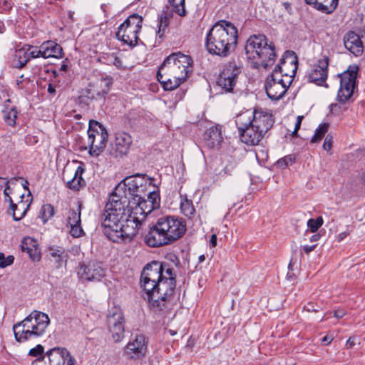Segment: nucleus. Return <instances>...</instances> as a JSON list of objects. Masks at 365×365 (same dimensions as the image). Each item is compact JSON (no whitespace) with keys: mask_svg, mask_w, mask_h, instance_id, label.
Masks as SVG:
<instances>
[{"mask_svg":"<svg viewBox=\"0 0 365 365\" xmlns=\"http://www.w3.org/2000/svg\"><path fill=\"white\" fill-rule=\"evenodd\" d=\"M139 183L133 177L125 178L110 195L101 215V226L105 235L114 242H130L135 233L138 220L129 218L130 205L143 198L138 194Z\"/></svg>","mask_w":365,"mask_h":365,"instance_id":"1","label":"nucleus"},{"mask_svg":"<svg viewBox=\"0 0 365 365\" xmlns=\"http://www.w3.org/2000/svg\"><path fill=\"white\" fill-rule=\"evenodd\" d=\"M185 232L186 225L181 218L163 215L150 227L145 237V242L150 247L171 245L181 238Z\"/></svg>","mask_w":365,"mask_h":365,"instance_id":"2","label":"nucleus"},{"mask_svg":"<svg viewBox=\"0 0 365 365\" xmlns=\"http://www.w3.org/2000/svg\"><path fill=\"white\" fill-rule=\"evenodd\" d=\"M192 63V58L188 55L181 52L171 53L159 67L158 81L166 91L177 88L187 78Z\"/></svg>","mask_w":365,"mask_h":365,"instance_id":"3","label":"nucleus"},{"mask_svg":"<svg viewBox=\"0 0 365 365\" xmlns=\"http://www.w3.org/2000/svg\"><path fill=\"white\" fill-rule=\"evenodd\" d=\"M238 31L233 24L226 20L216 22L207 34L205 46L212 55L227 57L237 43Z\"/></svg>","mask_w":365,"mask_h":365,"instance_id":"4","label":"nucleus"},{"mask_svg":"<svg viewBox=\"0 0 365 365\" xmlns=\"http://www.w3.org/2000/svg\"><path fill=\"white\" fill-rule=\"evenodd\" d=\"M165 273L168 276L160 280L153 290L143 294L149 306L155 311L165 312L173 306L176 275L173 269L170 267L166 268Z\"/></svg>","mask_w":365,"mask_h":365,"instance_id":"5","label":"nucleus"},{"mask_svg":"<svg viewBox=\"0 0 365 365\" xmlns=\"http://www.w3.org/2000/svg\"><path fill=\"white\" fill-rule=\"evenodd\" d=\"M245 51L254 68L268 69L276 60L275 47L264 35H253L247 41Z\"/></svg>","mask_w":365,"mask_h":365,"instance_id":"6","label":"nucleus"},{"mask_svg":"<svg viewBox=\"0 0 365 365\" xmlns=\"http://www.w3.org/2000/svg\"><path fill=\"white\" fill-rule=\"evenodd\" d=\"M50 324L48 316L34 310L21 322L13 326L15 339L20 343L43 336Z\"/></svg>","mask_w":365,"mask_h":365,"instance_id":"7","label":"nucleus"},{"mask_svg":"<svg viewBox=\"0 0 365 365\" xmlns=\"http://www.w3.org/2000/svg\"><path fill=\"white\" fill-rule=\"evenodd\" d=\"M143 24L141 16L133 14L130 15L124 22L118 27L116 37L124 43L135 46L138 43V34Z\"/></svg>","mask_w":365,"mask_h":365,"instance_id":"8","label":"nucleus"},{"mask_svg":"<svg viewBox=\"0 0 365 365\" xmlns=\"http://www.w3.org/2000/svg\"><path fill=\"white\" fill-rule=\"evenodd\" d=\"M108 138L106 128L98 121L91 120L88 130V145L92 156H98L104 150Z\"/></svg>","mask_w":365,"mask_h":365,"instance_id":"9","label":"nucleus"},{"mask_svg":"<svg viewBox=\"0 0 365 365\" xmlns=\"http://www.w3.org/2000/svg\"><path fill=\"white\" fill-rule=\"evenodd\" d=\"M165 270V267L157 261L148 264L143 268L140 276V287L144 292L143 294L153 290L160 280H163L165 276H168Z\"/></svg>","mask_w":365,"mask_h":365,"instance_id":"10","label":"nucleus"},{"mask_svg":"<svg viewBox=\"0 0 365 365\" xmlns=\"http://www.w3.org/2000/svg\"><path fill=\"white\" fill-rule=\"evenodd\" d=\"M125 318L118 307H113L106 316V327L112 340L120 343L125 337Z\"/></svg>","mask_w":365,"mask_h":365,"instance_id":"11","label":"nucleus"},{"mask_svg":"<svg viewBox=\"0 0 365 365\" xmlns=\"http://www.w3.org/2000/svg\"><path fill=\"white\" fill-rule=\"evenodd\" d=\"M241 72V67L235 61L227 62L225 64L217 78V85L225 93H234L235 87Z\"/></svg>","mask_w":365,"mask_h":365,"instance_id":"12","label":"nucleus"},{"mask_svg":"<svg viewBox=\"0 0 365 365\" xmlns=\"http://www.w3.org/2000/svg\"><path fill=\"white\" fill-rule=\"evenodd\" d=\"M113 80L110 76H101L91 81L83 91V96L90 100L104 98L113 85Z\"/></svg>","mask_w":365,"mask_h":365,"instance_id":"13","label":"nucleus"},{"mask_svg":"<svg viewBox=\"0 0 365 365\" xmlns=\"http://www.w3.org/2000/svg\"><path fill=\"white\" fill-rule=\"evenodd\" d=\"M15 195H9L7 197L8 200H5L6 202L10 203V209L12 211L13 218L15 221L21 220L26 214L29 209L31 197L30 194H28L26 199L24 200V193H21L17 190Z\"/></svg>","mask_w":365,"mask_h":365,"instance_id":"14","label":"nucleus"},{"mask_svg":"<svg viewBox=\"0 0 365 365\" xmlns=\"http://www.w3.org/2000/svg\"><path fill=\"white\" fill-rule=\"evenodd\" d=\"M133 143L131 135L125 132L116 133L114 140L110 143V154L115 158L126 155Z\"/></svg>","mask_w":365,"mask_h":365,"instance_id":"15","label":"nucleus"},{"mask_svg":"<svg viewBox=\"0 0 365 365\" xmlns=\"http://www.w3.org/2000/svg\"><path fill=\"white\" fill-rule=\"evenodd\" d=\"M148 351V339L143 334H136L134 339L129 341L124 354L130 359H140L144 357Z\"/></svg>","mask_w":365,"mask_h":365,"instance_id":"16","label":"nucleus"},{"mask_svg":"<svg viewBox=\"0 0 365 365\" xmlns=\"http://www.w3.org/2000/svg\"><path fill=\"white\" fill-rule=\"evenodd\" d=\"M356 73L344 72L340 76V88L338 91L337 100L345 103L353 94Z\"/></svg>","mask_w":365,"mask_h":365,"instance_id":"17","label":"nucleus"},{"mask_svg":"<svg viewBox=\"0 0 365 365\" xmlns=\"http://www.w3.org/2000/svg\"><path fill=\"white\" fill-rule=\"evenodd\" d=\"M329 58L326 56L318 60L307 74L308 81L318 86H322L327 78Z\"/></svg>","mask_w":365,"mask_h":365,"instance_id":"18","label":"nucleus"},{"mask_svg":"<svg viewBox=\"0 0 365 365\" xmlns=\"http://www.w3.org/2000/svg\"><path fill=\"white\" fill-rule=\"evenodd\" d=\"M81 207L82 204L78 202L76 210L70 208L67 212V226H69L70 233L73 237H80L84 234L81 227Z\"/></svg>","mask_w":365,"mask_h":365,"instance_id":"19","label":"nucleus"},{"mask_svg":"<svg viewBox=\"0 0 365 365\" xmlns=\"http://www.w3.org/2000/svg\"><path fill=\"white\" fill-rule=\"evenodd\" d=\"M274 123V120L272 114L262 109L254 110V118H252V125L264 135L272 128Z\"/></svg>","mask_w":365,"mask_h":365,"instance_id":"20","label":"nucleus"},{"mask_svg":"<svg viewBox=\"0 0 365 365\" xmlns=\"http://www.w3.org/2000/svg\"><path fill=\"white\" fill-rule=\"evenodd\" d=\"M78 274L81 278L87 281H100L105 276V269L101 263L90 262L87 265L80 267Z\"/></svg>","mask_w":365,"mask_h":365,"instance_id":"21","label":"nucleus"},{"mask_svg":"<svg viewBox=\"0 0 365 365\" xmlns=\"http://www.w3.org/2000/svg\"><path fill=\"white\" fill-rule=\"evenodd\" d=\"M133 204H135V207H133L130 205V211H129V218L133 219V217L138 220V225L136 227H135V233L133 237L137 235L138 230L141 226L143 220H145V217L150 214V212H147L146 210H148V207H150V203L147 202L144 196H143L142 199L140 200H137ZM137 224V222L135 223Z\"/></svg>","mask_w":365,"mask_h":365,"instance_id":"22","label":"nucleus"},{"mask_svg":"<svg viewBox=\"0 0 365 365\" xmlns=\"http://www.w3.org/2000/svg\"><path fill=\"white\" fill-rule=\"evenodd\" d=\"M240 140L242 143L250 146H255L260 144L265 135L262 134L253 125L242 130L239 133Z\"/></svg>","mask_w":365,"mask_h":365,"instance_id":"23","label":"nucleus"},{"mask_svg":"<svg viewBox=\"0 0 365 365\" xmlns=\"http://www.w3.org/2000/svg\"><path fill=\"white\" fill-rule=\"evenodd\" d=\"M344 43L348 49L354 56H360L364 51V46L360 37L354 31H349L344 37Z\"/></svg>","mask_w":365,"mask_h":365,"instance_id":"24","label":"nucleus"},{"mask_svg":"<svg viewBox=\"0 0 365 365\" xmlns=\"http://www.w3.org/2000/svg\"><path fill=\"white\" fill-rule=\"evenodd\" d=\"M48 252L49 259L55 264L56 268L58 269L66 265L68 255L63 247L50 246L48 247Z\"/></svg>","mask_w":365,"mask_h":365,"instance_id":"25","label":"nucleus"},{"mask_svg":"<svg viewBox=\"0 0 365 365\" xmlns=\"http://www.w3.org/2000/svg\"><path fill=\"white\" fill-rule=\"evenodd\" d=\"M223 138L219 126H211L203 135L205 144L210 148H219Z\"/></svg>","mask_w":365,"mask_h":365,"instance_id":"26","label":"nucleus"},{"mask_svg":"<svg viewBox=\"0 0 365 365\" xmlns=\"http://www.w3.org/2000/svg\"><path fill=\"white\" fill-rule=\"evenodd\" d=\"M265 90L268 97L273 100L277 101L281 99L286 93L289 86H284L279 84H276L275 82L266 79Z\"/></svg>","mask_w":365,"mask_h":365,"instance_id":"27","label":"nucleus"},{"mask_svg":"<svg viewBox=\"0 0 365 365\" xmlns=\"http://www.w3.org/2000/svg\"><path fill=\"white\" fill-rule=\"evenodd\" d=\"M306 4L326 14L331 13L337 6L339 0H304Z\"/></svg>","mask_w":365,"mask_h":365,"instance_id":"28","label":"nucleus"},{"mask_svg":"<svg viewBox=\"0 0 365 365\" xmlns=\"http://www.w3.org/2000/svg\"><path fill=\"white\" fill-rule=\"evenodd\" d=\"M43 58H60L63 56V49L57 43L48 41L41 44Z\"/></svg>","mask_w":365,"mask_h":365,"instance_id":"29","label":"nucleus"},{"mask_svg":"<svg viewBox=\"0 0 365 365\" xmlns=\"http://www.w3.org/2000/svg\"><path fill=\"white\" fill-rule=\"evenodd\" d=\"M297 69V61L296 59H292L291 61L282 59L279 64L277 65L274 70L278 72L280 71V73H283V75H289L290 78L293 79Z\"/></svg>","mask_w":365,"mask_h":365,"instance_id":"30","label":"nucleus"},{"mask_svg":"<svg viewBox=\"0 0 365 365\" xmlns=\"http://www.w3.org/2000/svg\"><path fill=\"white\" fill-rule=\"evenodd\" d=\"M254 110H247L238 114L235 118V123L238 133L252 125Z\"/></svg>","mask_w":365,"mask_h":365,"instance_id":"31","label":"nucleus"},{"mask_svg":"<svg viewBox=\"0 0 365 365\" xmlns=\"http://www.w3.org/2000/svg\"><path fill=\"white\" fill-rule=\"evenodd\" d=\"M83 172L84 168L78 166L75 170L73 178L66 182L67 187L73 191H78L81 187H84L86 182L82 177Z\"/></svg>","mask_w":365,"mask_h":365,"instance_id":"32","label":"nucleus"},{"mask_svg":"<svg viewBox=\"0 0 365 365\" xmlns=\"http://www.w3.org/2000/svg\"><path fill=\"white\" fill-rule=\"evenodd\" d=\"M66 353L64 347H54L46 352V356L49 365H60L63 354Z\"/></svg>","mask_w":365,"mask_h":365,"instance_id":"33","label":"nucleus"},{"mask_svg":"<svg viewBox=\"0 0 365 365\" xmlns=\"http://www.w3.org/2000/svg\"><path fill=\"white\" fill-rule=\"evenodd\" d=\"M28 56L26 52V46L16 50L11 61L12 67L17 68H23L29 61V57Z\"/></svg>","mask_w":365,"mask_h":365,"instance_id":"34","label":"nucleus"},{"mask_svg":"<svg viewBox=\"0 0 365 365\" xmlns=\"http://www.w3.org/2000/svg\"><path fill=\"white\" fill-rule=\"evenodd\" d=\"M180 208L181 212L189 218L193 217L195 214L192 201L187 199L186 195H180Z\"/></svg>","mask_w":365,"mask_h":365,"instance_id":"35","label":"nucleus"},{"mask_svg":"<svg viewBox=\"0 0 365 365\" xmlns=\"http://www.w3.org/2000/svg\"><path fill=\"white\" fill-rule=\"evenodd\" d=\"M267 79L284 86H289L292 82V78H290L289 75H283V73H280V71L278 72L275 70L267 76Z\"/></svg>","mask_w":365,"mask_h":365,"instance_id":"36","label":"nucleus"},{"mask_svg":"<svg viewBox=\"0 0 365 365\" xmlns=\"http://www.w3.org/2000/svg\"><path fill=\"white\" fill-rule=\"evenodd\" d=\"M145 200L150 203V207H148L147 212H151L153 210L158 209L160 205V197L158 192L152 191L145 195Z\"/></svg>","mask_w":365,"mask_h":365,"instance_id":"37","label":"nucleus"},{"mask_svg":"<svg viewBox=\"0 0 365 365\" xmlns=\"http://www.w3.org/2000/svg\"><path fill=\"white\" fill-rule=\"evenodd\" d=\"M168 2L173 12L181 17L186 16L185 0H168Z\"/></svg>","mask_w":365,"mask_h":365,"instance_id":"38","label":"nucleus"},{"mask_svg":"<svg viewBox=\"0 0 365 365\" xmlns=\"http://www.w3.org/2000/svg\"><path fill=\"white\" fill-rule=\"evenodd\" d=\"M18 112L15 108L3 110V118L4 122L10 126H15Z\"/></svg>","mask_w":365,"mask_h":365,"instance_id":"39","label":"nucleus"},{"mask_svg":"<svg viewBox=\"0 0 365 365\" xmlns=\"http://www.w3.org/2000/svg\"><path fill=\"white\" fill-rule=\"evenodd\" d=\"M329 128L328 123L320 124L315 130L314 135L312 138L311 142L313 143L320 141L327 133Z\"/></svg>","mask_w":365,"mask_h":365,"instance_id":"40","label":"nucleus"},{"mask_svg":"<svg viewBox=\"0 0 365 365\" xmlns=\"http://www.w3.org/2000/svg\"><path fill=\"white\" fill-rule=\"evenodd\" d=\"M26 52L28 57H29V61L33 58H38V57H43V52H42V46L38 48L37 47L31 46H26Z\"/></svg>","mask_w":365,"mask_h":365,"instance_id":"41","label":"nucleus"},{"mask_svg":"<svg viewBox=\"0 0 365 365\" xmlns=\"http://www.w3.org/2000/svg\"><path fill=\"white\" fill-rule=\"evenodd\" d=\"M42 219L44 222L48 221L54 215V208L51 204H46L41 207Z\"/></svg>","mask_w":365,"mask_h":365,"instance_id":"42","label":"nucleus"},{"mask_svg":"<svg viewBox=\"0 0 365 365\" xmlns=\"http://www.w3.org/2000/svg\"><path fill=\"white\" fill-rule=\"evenodd\" d=\"M22 247V250L24 252H26L28 253V255H29V257L33 260V261H39L41 259V255H40V252L38 250L37 248H30V247H28L27 246L26 247L25 245H22L21 246Z\"/></svg>","mask_w":365,"mask_h":365,"instance_id":"43","label":"nucleus"},{"mask_svg":"<svg viewBox=\"0 0 365 365\" xmlns=\"http://www.w3.org/2000/svg\"><path fill=\"white\" fill-rule=\"evenodd\" d=\"M323 224V219L319 217L317 219L311 218L307 222V226L312 232H315Z\"/></svg>","mask_w":365,"mask_h":365,"instance_id":"44","label":"nucleus"},{"mask_svg":"<svg viewBox=\"0 0 365 365\" xmlns=\"http://www.w3.org/2000/svg\"><path fill=\"white\" fill-rule=\"evenodd\" d=\"M296 160L295 156L294 155H288L285 157L279 159L277 161V165L282 168H285L289 165L293 164Z\"/></svg>","mask_w":365,"mask_h":365,"instance_id":"45","label":"nucleus"},{"mask_svg":"<svg viewBox=\"0 0 365 365\" xmlns=\"http://www.w3.org/2000/svg\"><path fill=\"white\" fill-rule=\"evenodd\" d=\"M14 257L9 255L5 257L3 252H0V268L4 269L14 263Z\"/></svg>","mask_w":365,"mask_h":365,"instance_id":"46","label":"nucleus"},{"mask_svg":"<svg viewBox=\"0 0 365 365\" xmlns=\"http://www.w3.org/2000/svg\"><path fill=\"white\" fill-rule=\"evenodd\" d=\"M76 359L74 356H73L70 351L66 349V353L63 354V356H62V360L60 362V365H75Z\"/></svg>","mask_w":365,"mask_h":365,"instance_id":"47","label":"nucleus"},{"mask_svg":"<svg viewBox=\"0 0 365 365\" xmlns=\"http://www.w3.org/2000/svg\"><path fill=\"white\" fill-rule=\"evenodd\" d=\"M158 26V35L159 36L160 38H161L163 36V35L165 32V30L168 27V21H167L166 18L161 17L159 19Z\"/></svg>","mask_w":365,"mask_h":365,"instance_id":"48","label":"nucleus"},{"mask_svg":"<svg viewBox=\"0 0 365 365\" xmlns=\"http://www.w3.org/2000/svg\"><path fill=\"white\" fill-rule=\"evenodd\" d=\"M43 352H44V347L41 345L38 344L34 348L30 349L29 351V355L34 356V357H43Z\"/></svg>","mask_w":365,"mask_h":365,"instance_id":"49","label":"nucleus"},{"mask_svg":"<svg viewBox=\"0 0 365 365\" xmlns=\"http://www.w3.org/2000/svg\"><path fill=\"white\" fill-rule=\"evenodd\" d=\"M13 2L11 0H0V12H8L13 7Z\"/></svg>","mask_w":365,"mask_h":365,"instance_id":"50","label":"nucleus"},{"mask_svg":"<svg viewBox=\"0 0 365 365\" xmlns=\"http://www.w3.org/2000/svg\"><path fill=\"white\" fill-rule=\"evenodd\" d=\"M333 144V137L330 135H327L324 139V142L323 143V148L327 151H329L332 148Z\"/></svg>","mask_w":365,"mask_h":365,"instance_id":"51","label":"nucleus"},{"mask_svg":"<svg viewBox=\"0 0 365 365\" xmlns=\"http://www.w3.org/2000/svg\"><path fill=\"white\" fill-rule=\"evenodd\" d=\"M29 83L28 78H24V76L21 75L19 78L16 79V85L19 88L23 89L25 86Z\"/></svg>","mask_w":365,"mask_h":365,"instance_id":"52","label":"nucleus"},{"mask_svg":"<svg viewBox=\"0 0 365 365\" xmlns=\"http://www.w3.org/2000/svg\"><path fill=\"white\" fill-rule=\"evenodd\" d=\"M109 61L115 66L117 68H120L121 66V61L120 58L115 56L114 53H112L108 56Z\"/></svg>","mask_w":365,"mask_h":365,"instance_id":"53","label":"nucleus"},{"mask_svg":"<svg viewBox=\"0 0 365 365\" xmlns=\"http://www.w3.org/2000/svg\"><path fill=\"white\" fill-rule=\"evenodd\" d=\"M31 365H49L47 357L46 356V354L43 355V357H39L35 359L31 363Z\"/></svg>","mask_w":365,"mask_h":365,"instance_id":"54","label":"nucleus"},{"mask_svg":"<svg viewBox=\"0 0 365 365\" xmlns=\"http://www.w3.org/2000/svg\"><path fill=\"white\" fill-rule=\"evenodd\" d=\"M304 309L309 312H317L319 311V307L317 308L315 307L314 304L312 302H309L306 305H304Z\"/></svg>","mask_w":365,"mask_h":365,"instance_id":"55","label":"nucleus"},{"mask_svg":"<svg viewBox=\"0 0 365 365\" xmlns=\"http://www.w3.org/2000/svg\"><path fill=\"white\" fill-rule=\"evenodd\" d=\"M302 119H303V116H298L297 117V121L295 123L294 130L292 133L293 135H297V133L298 132L299 129L300 128Z\"/></svg>","mask_w":365,"mask_h":365,"instance_id":"56","label":"nucleus"},{"mask_svg":"<svg viewBox=\"0 0 365 365\" xmlns=\"http://www.w3.org/2000/svg\"><path fill=\"white\" fill-rule=\"evenodd\" d=\"M234 168L235 165L232 163H230L225 167L222 172L224 173L225 175H231Z\"/></svg>","mask_w":365,"mask_h":365,"instance_id":"57","label":"nucleus"},{"mask_svg":"<svg viewBox=\"0 0 365 365\" xmlns=\"http://www.w3.org/2000/svg\"><path fill=\"white\" fill-rule=\"evenodd\" d=\"M346 314V312L343 309H339L334 311V316L337 319L342 318Z\"/></svg>","mask_w":365,"mask_h":365,"instance_id":"58","label":"nucleus"},{"mask_svg":"<svg viewBox=\"0 0 365 365\" xmlns=\"http://www.w3.org/2000/svg\"><path fill=\"white\" fill-rule=\"evenodd\" d=\"M315 247H316V245H312V246L304 245L303 247V250H304V252L306 254H309L311 252H312L314 250Z\"/></svg>","mask_w":365,"mask_h":365,"instance_id":"59","label":"nucleus"},{"mask_svg":"<svg viewBox=\"0 0 365 365\" xmlns=\"http://www.w3.org/2000/svg\"><path fill=\"white\" fill-rule=\"evenodd\" d=\"M333 340V338L331 336H325L322 339V342L324 344H330Z\"/></svg>","mask_w":365,"mask_h":365,"instance_id":"60","label":"nucleus"},{"mask_svg":"<svg viewBox=\"0 0 365 365\" xmlns=\"http://www.w3.org/2000/svg\"><path fill=\"white\" fill-rule=\"evenodd\" d=\"M348 235H349V232H342L339 233L337 236L338 242L342 241Z\"/></svg>","mask_w":365,"mask_h":365,"instance_id":"61","label":"nucleus"},{"mask_svg":"<svg viewBox=\"0 0 365 365\" xmlns=\"http://www.w3.org/2000/svg\"><path fill=\"white\" fill-rule=\"evenodd\" d=\"M48 92L51 94H53L55 92H56V88H55V86H53L51 83H49L48 84Z\"/></svg>","mask_w":365,"mask_h":365,"instance_id":"62","label":"nucleus"},{"mask_svg":"<svg viewBox=\"0 0 365 365\" xmlns=\"http://www.w3.org/2000/svg\"><path fill=\"white\" fill-rule=\"evenodd\" d=\"M210 243L213 247L216 246L217 245V237L215 235H212L210 238Z\"/></svg>","mask_w":365,"mask_h":365,"instance_id":"63","label":"nucleus"},{"mask_svg":"<svg viewBox=\"0 0 365 365\" xmlns=\"http://www.w3.org/2000/svg\"><path fill=\"white\" fill-rule=\"evenodd\" d=\"M320 238V235L319 234H314L309 239V240L311 242H315V241H317L319 240V239Z\"/></svg>","mask_w":365,"mask_h":365,"instance_id":"64","label":"nucleus"}]
</instances>
